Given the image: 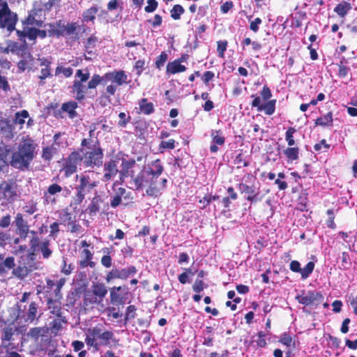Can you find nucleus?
Returning <instances> with one entry per match:
<instances>
[{"label":"nucleus","mask_w":357,"mask_h":357,"mask_svg":"<svg viewBox=\"0 0 357 357\" xmlns=\"http://www.w3.org/2000/svg\"><path fill=\"white\" fill-rule=\"evenodd\" d=\"M164 170L160 159H155L146 166H143L138 173L132 174L131 183L136 190L146 188V195L157 198L167 189V179L161 177Z\"/></svg>","instance_id":"1"},{"label":"nucleus","mask_w":357,"mask_h":357,"mask_svg":"<svg viewBox=\"0 0 357 357\" xmlns=\"http://www.w3.org/2000/svg\"><path fill=\"white\" fill-rule=\"evenodd\" d=\"M107 82H111V84L107 86L105 92L102 93L100 98H105L109 102L111 101L110 97L115 95L119 86L129 83L128 75L124 70H114L106 73L102 76L94 74L87 83V89H94L98 84L101 83L106 84Z\"/></svg>","instance_id":"2"},{"label":"nucleus","mask_w":357,"mask_h":357,"mask_svg":"<svg viewBox=\"0 0 357 357\" xmlns=\"http://www.w3.org/2000/svg\"><path fill=\"white\" fill-rule=\"evenodd\" d=\"M38 238L33 237L30 241V249L22 255L12 275L20 280H24L30 273L38 269L36 252L38 250Z\"/></svg>","instance_id":"3"},{"label":"nucleus","mask_w":357,"mask_h":357,"mask_svg":"<svg viewBox=\"0 0 357 357\" xmlns=\"http://www.w3.org/2000/svg\"><path fill=\"white\" fill-rule=\"evenodd\" d=\"M36 144L29 135L22 138L17 151L13 152L10 165L20 169H28L35 156Z\"/></svg>","instance_id":"4"},{"label":"nucleus","mask_w":357,"mask_h":357,"mask_svg":"<svg viewBox=\"0 0 357 357\" xmlns=\"http://www.w3.org/2000/svg\"><path fill=\"white\" fill-rule=\"evenodd\" d=\"M82 158L85 167H100L104 158V150L99 140L94 142L91 139L84 138L81 142Z\"/></svg>","instance_id":"5"},{"label":"nucleus","mask_w":357,"mask_h":357,"mask_svg":"<svg viewBox=\"0 0 357 357\" xmlns=\"http://www.w3.org/2000/svg\"><path fill=\"white\" fill-rule=\"evenodd\" d=\"M107 294V289L102 282H93L90 289L84 291L83 307L93 309L95 305L103 306V301Z\"/></svg>","instance_id":"6"},{"label":"nucleus","mask_w":357,"mask_h":357,"mask_svg":"<svg viewBox=\"0 0 357 357\" xmlns=\"http://www.w3.org/2000/svg\"><path fill=\"white\" fill-rule=\"evenodd\" d=\"M252 101L250 104L252 108H256L258 112H264L265 114L271 116L275 111L276 100L271 99L272 92L270 88L266 85H264L260 96L257 94H252L250 96Z\"/></svg>","instance_id":"7"},{"label":"nucleus","mask_w":357,"mask_h":357,"mask_svg":"<svg viewBox=\"0 0 357 357\" xmlns=\"http://www.w3.org/2000/svg\"><path fill=\"white\" fill-rule=\"evenodd\" d=\"M16 315L14 321H19V324L29 325L38 321L41 314H38L39 304L36 301H31L28 306L17 303L15 305Z\"/></svg>","instance_id":"8"},{"label":"nucleus","mask_w":357,"mask_h":357,"mask_svg":"<svg viewBox=\"0 0 357 357\" xmlns=\"http://www.w3.org/2000/svg\"><path fill=\"white\" fill-rule=\"evenodd\" d=\"M76 178L79 179L78 184L75 186L76 192L70 205V207L75 206L74 209L83 202L86 195L90 193L98 185V181L92 179L86 174H81L79 176L77 175Z\"/></svg>","instance_id":"9"},{"label":"nucleus","mask_w":357,"mask_h":357,"mask_svg":"<svg viewBox=\"0 0 357 357\" xmlns=\"http://www.w3.org/2000/svg\"><path fill=\"white\" fill-rule=\"evenodd\" d=\"M114 338V333L112 331L102 330L96 326L88 328L86 333L85 342L89 347H92L95 351H98L101 345L107 346L110 340Z\"/></svg>","instance_id":"10"},{"label":"nucleus","mask_w":357,"mask_h":357,"mask_svg":"<svg viewBox=\"0 0 357 357\" xmlns=\"http://www.w3.org/2000/svg\"><path fill=\"white\" fill-rule=\"evenodd\" d=\"M82 149L74 150L66 158L63 160L61 172L68 178L77 171L78 166L81 165Z\"/></svg>","instance_id":"11"},{"label":"nucleus","mask_w":357,"mask_h":357,"mask_svg":"<svg viewBox=\"0 0 357 357\" xmlns=\"http://www.w3.org/2000/svg\"><path fill=\"white\" fill-rule=\"evenodd\" d=\"M17 16L11 12L8 3L0 0V27L11 32L15 29Z\"/></svg>","instance_id":"12"},{"label":"nucleus","mask_w":357,"mask_h":357,"mask_svg":"<svg viewBox=\"0 0 357 357\" xmlns=\"http://www.w3.org/2000/svg\"><path fill=\"white\" fill-rule=\"evenodd\" d=\"M17 184L13 181H4L0 183V202L1 204H12L17 198Z\"/></svg>","instance_id":"13"},{"label":"nucleus","mask_w":357,"mask_h":357,"mask_svg":"<svg viewBox=\"0 0 357 357\" xmlns=\"http://www.w3.org/2000/svg\"><path fill=\"white\" fill-rule=\"evenodd\" d=\"M3 327L1 332V340L3 345L9 347L11 342L14 340L15 333L17 334H23L26 331L25 326H15L13 323L7 324L4 322Z\"/></svg>","instance_id":"14"},{"label":"nucleus","mask_w":357,"mask_h":357,"mask_svg":"<svg viewBox=\"0 0 357 357\" xmlns=\"http://www.w3.org/2000/svg\"><path fill=\"white\" fill-rule=\"evenodd\" d=\"M104 203V198L98 193H96L92 197L87 208L82 212L84 215L83 219L86 223L93 221L100 213L101 205Z\"/></svg>","instance_id":"15"},{"label":"nucleus","mask_w":357,"mask_h":357,"mask_svg":"<svg viewBox=\"0 0 357 357\" xmlns=\"http://www.w3.org/2000/svg\"><path fill=\"white\" fill-rule=\"evenodd\" d=\"M137 272V268L130 265L123 268H113L105 276V281L109 283L115 280H127L130 277L135 275Z\"/></svg>","instance_id":"16"},{"label":"nucleus","mask_w":357,"mask_h":357,"mask_svg":"<svg viewBox=\"0 0 357 357\" xmlns=\"http://www.w3.org/2000/svg\"><path fill=\"white\" fill-rule=\"evenodd\" d=\"M296 299L299 303L305 306L314 305L317 307L322 303L324 297L321 292L314 291L305 292L303 291L301 294L296 296Z\"/></svg>","instance_id":"17"},{"label":"nucleus","mask_w":357,"mask_h":357,"mask_svg":"<svg viewBox=\"0 0 357 357\" xmlns=\"http://www.w3.org/2000/svg\"><path fill=\"white\" fill-rule=\"evenodd\" d=\"M129 288L126 285L113 287L109 289V298L112 304L124 305L129 298Z\"/></svg>","instance_id":"18"},{"label":"nucleus","mask_w":357,"mask_h":357,"mask_svg":"<svg viewBox=\"0 0 357 357\" xmlns=\"http://www.w3.org/2000/svg\"><path fill=\"white\" fill-rule=\"evenodd\" d=\"M120 158L118 155H116L105 162L103 167V181H109L117 175V174L119 172L118 169V164Z\"/></svg>","instance_id":"19"},{"label":"nucleus","mask_w":357,"mask_h":357,"mask_svg":"<svg viewBox=\"0 0 357 357\" xmlns=\"http://www.w3.org/2000/svg\"><path fill=\"white\" fill-rule=\"evenodd\" d=\"M45 20V12L43 8H33L29 13L23 24L26 26H42Z\"/></svg>","instance_id":"20"},{"label":"nucleus","mask_w":357,"mask_h":357,"mask_svg":"<svg viewBox=\"0 0 357 357\" xmlns=\"http://www.w3.org/2000/svg\"><path fill=\"white\" fill-rule=\"evenodd\" d=\"M238 188L241 193L247 195L245 199L250 202L251 204H256L261 201L263 195H261L259 189H257L254 185L240 183L238 185Z\"/></svg>","instance_id":"21"},{"label":"nucleus","mask_w":357,"mask_h":357,"mask_svg":"<svg viewBox=\"0 0 357 357\" xmlns=\"http://www.w3.org/2000/svg\"><path fill=\"white\" fill-rule=\"evenodd\" d=\"M48 331L49 328L45 327H33L28 331L26 337L36 344L38 350H43L39 342L43 340L44 337H47Z\"/></svg>","instance_id":"22"},{"label":"nucleus","mask_w":357,"mask_h":357,"mask_svg":"<svg viewBox=\"0 0 357 357\" xmlns=\"http://www.w3.org/2000/svg\"><path fill=\"white\" fill-rule=\"evenodd\" d=\"M62 187L58 183L50 185L43 194V204L45 205L54 204L56 202V195L62 192Z\"/></svg>","instance_id":"23"},{"label":"nucleus","mask_w":357,"mask_h":357,"mask_svg":"<svg viewBox=\"0 0 357 357\" xmlns=\"http://www.w3.org/2000/svg\"><path fill=\"white\" fill-rule=\"evenodd\" d=\"M130 192H127L126 189L123 187H120L115 190L114 195L111 198L110 206L112 208H116L121 202L122 199L130 200L132 197L130 196Z\"/></svg>","instance_id":"24"},{"label":"nucleus","mask_w":357,"mask_h":357,"mask_svg":"<svg viewBox=\"0 0 357 357\" xmlns=\"http://www.w3.org/2000/svg\"><path fill=\"white\" fill-rule=\"evenodd\" d=\"M93 257V254L91 250H89L88 248L83 249L80 252L81 259L78 262L79 268H94L96 266V263L92 261Z\"/></svg>","instance_id":"25"},{"label":"nucleus","mask_w":357,"mask_h":357,"mask_svg":"<svg viewBox=\"0 0 357 357\" xmlns=\"http://www.w3.org/2000/svg\"><path fill=\"white\" fill-rule=\"evenodd\" d=\"M121 160V169L119 173L121 176H130L132 178V174L134 175L136 172L133 169L135 167L136 162L133 159L126 160L124 158H120Z\"/></svg>","instance_id":"26"},{"label":"nucleus","mask_w":357,"mask_h":357,"mask_svg":"<svg viewBox=\"0 0 357 357\" xmlns=\"http://www.w3.org/2000/svg\"><path fill=\"white\" fill-rule=\"evenodd\" d=\"M40 61V65L41 66H44L40 70V75H38V78L40 79L39 85L42 86L45 84V79L47 77H51L52 76L51 73V68L50 64L51 62L46 58L38 59Z\"/></svg>","instance_id":"27"},{"label":"nucleus","mask_w":357,"mask_h":357,"mask_svg":"<svg viewBox=\"0 0 357 357\" xmlns=\"http://www.w3.org/2000/svg\"><path fill=\"white\" fill-rule=\"evenodd\" d=\"M15 266V258L13 257H8L3 258V255H0V275L5 274L9 270L13 271Z\"/></svg>","instance_id":"28"},{"label":"nucleus","mask_w":357,"mask_h":357,"mask_svg":"<svg viewBox=\"0 0 357 357\" xmlns=\"http://www.w3.org/2000/svg\"><path fill=\"white\" fill-rule=\"evenodd\" d=\"M87 89V86H86L84 83L75 81L73 82L72 92L75 94V100L78 101L83 100L85 98Z\"/></svg>","instance_id":"29"},{"label":"nucleus","mask_w":357,"mask_h":357,"mask_svg":"<svg viewBox=\"0 0 357 357\" xmlns=\"http://www.w3.org/2000/svg\"><path fill=\"white\" fill-rule=\"evenodd\" d=\"M187 68L178 62L176 59L169 62L166 66V73L167 75H175L185 72Z\"/></svg>","instance_id":"30"},{"label":"nucleus","mask_w":357,"mask_h":357,"mask_svg":"<svg viewBox=\"0 0 357 357\" xmlns=\"http://www.w3.org/2000/svg\"><path fill=\"white\" fill-rule=\"evenodd\" d=\"M77 107L78 104L77 102L70 100L62 104L61 111L62 113L66 112L70 119H74L77 116V112H76Z\"/></svg>","instance_id":"31"},{"label":"nucleus","mask_w":357,"mask_h":357,"mask_svg":"<svg viewBox=\"0 0 357 357\" xmlns=\"http://www.w3.org/2000/svg\"><path fill=\"white\" fill-rule=\"evenodd\" d=\"M351 4L347 1H342L334 8V12L340 17L344 18L351 10Z\"/></svg>","instance_id":"32"},{"label":"nucleus","mask_w":357,"mask_h":357,"mask_svg":"<svg viewBox=\"0 0 357 357\" xmlns=\"http://www.w3.org/2000/svg\"><path fill=\"white\" fill-rule=\"evenodd\" d=\"M102 252L104 255L101 257V264L107 268H109L112 265V259L111 255L114 252L113 247L103 248Z\"/></svg>","instance_id":"33"},{"label":"nucleus","mask_w":357,"mask_h":357,"mask_svg":"<svg viewBox=\"0 0 357 357\" xmlns=\"http://www.w3.org/2000/svg\"><path fill=\"white\" fill-rule=\"evenodd\" d=\"M47 308L50 310L51 314L55 317H61L62 315V310L61 303L56 300H54L52 298H49L47 300Z\"/></svg>","instance_id":"34"},{"label":"nucleus","mask_w":357,"mask_h":357,"mask_svg":"<svg viewBox=\"0 0 357 357\" xmlns=\"http://www.w3.org/2000/svg\"><path fill=\"white\" fill-rule=\"evenodd\" d=\"M67 323V319L65 317L61 315V317H56L50 323V328L52 333L57 334L61 329L63 324Z\"/></svg>","instance_id":"35"},{"label":"nucleus","mask_w":357,"mask_h":357,"mask_svg":"<svg viewBox=\"0 0 357 357\" xmlns=\"http://www.w3.org/2000/svg\"><path fill=\"white\" fill-rule=\"evenodd\" d=\"M139 108L141 112L146 115H150L155 111L153 104L151 102H149L148 99L146 98H144L139 100Z\"/></svg>","instance_id":"36"},{"label":"nucleus","mask_w":357,"mask_h":357,"mask_svg":"<svg viewBox=\"0 0 357 357\" xmlns=\"http://www.w3.org/2000/svg\"><path fill=\"white\" fill-rule=\"evenodd\" d=\"M98 10L99 8L98 6H91L86 9L82 13V21L84 22H91L93 23Z\"/></svg>","instance_id":"37"},{"label":"nucleus","mask_w":357,"mask_h":357,"mask_svg":"<svg viewBox=\"0 0 357 357\" xmlns=\"http://www.w3.org/2000/svg\"><path fill=\"white\" fill-rule=\"evenodd\" d=\"M57 153V149L54 144L43 148L41 158L46 162H50Z\"/></svg>","instance_id":"38"},{"label":"nucleus","mask_w":357,"mask_h":357,"mask_svg":"<svg viewBox=\"0 0 357 357\" xmlns=\"http://www.w3.org/2000/svg\"><path fill=\"white\" fill-rule=\"evenodd\" d=\"M333 112H328L326 114L323 116L317 118L314 121L315 126H331L333 125Z\"/></svg>","instance_id":"39"},{"label":"nucleus","mask_w":357,"mask_h":357,"mask_svg":"<svg viewBox=\"0 0 357 357\" xmlns=\"http://www.w3.org/2000/svg\"><path fill=\"white\" fill-rule=\"evenodd\" d=\"M59 217L63 222L68 223H75L76 220V213L75 211H69L68 208H65L59 212Z\"/></svg>","instance_id":"40"},{"label":"nucleus","mask_w":357,"mask_h":357,"mask_svg":"<svg viewBox=\"0 0 357 357\" xmlns=\"http://www.w3.org/2000/svg\"><path fill=\"white\" fill-rule=\"evenodd\" d=\"M288 162L296 160L299 157V149L297 146L288 147L284 151Z\"/></svg>","instance_id":"41"},{"label":"nucleus","mask_w":357,"mask_h":357,"mask_svg":"<svg viewBox=\"0 0 357 357\" xmlns=\"http://www.w3.org/2000/svg\"><path fill=\"white\" fill-rule=\"evenodd\" d=\"M176 142L174 139H169L167 141L161 140L158 146V151L160 153H163L166 149L172 150L176 147Z\"/></svg>","instance_id":"42"},{"label":"nucleus","mask_w":357,"mask_h":357,"mask_svg":"<svg viewBox=\"0 0 357 357\" xmlns=\"http://www.w3.org/2000/svg\"><path fill=\"white\" fill-rule=\"evenodd\" d=\"M29 116V114L28 111L23 109L15 113L13 121L15 124L20 125V128H22L25 123V119H27Z\"/></svg>","instance_id":"43"},{"label":"nucleus","mask_w":357,"mask_h":357,"mask_svg":"<svg viewBox=\"0 0 357 357\" xmlns=\"http://www.w3.org/2000/svg\"><path fill=\"white\" fill-rule=\"evenodd\" d=\"M234 164L237 165V168L248 167L250 165V160L248 158V156L241 152L236 156L234 159Z\"/></svg>","instance_id":"44"},{"label":"nucleus","mask_w":357,"mask_h":357,"mask_svg":"<svg viewBox=\"0 0 357 357\" xmlns=\"http://www.w3.org/2000/svg\"><path fill=\"white\" fill-rule=\"evenodd\" d=\"M49 245H50L49 241H45L43 242H40V240L38 239V250L37 252L40 250L42 252L43 257L45 259L49 258L52 253V250L49 248Z\"/></svg>","instance_id":"45"},{"label":"nucleus","mask_w":357,"mask_h":357,"mask_svg":"<svg viewBox=\"0 0 357 357\" xmlns=\"http://www.w3.org/2000/svg\"><path fill=\"white\" fill-rule=\"evenodd\" d=\"M78 24L77 22H70L65 24L64 32H62L63 36H70L73 34H77Z\"/></svg>","instance_id":"46"},{"label":"nucleus","mask_w":357,"mask_h":357,"mask_svg":"<svg viewBox=\"0 0 357 357\" xmlns=\"http://www.w3.org/2000/svg\"><path fill=\"white\" fill-rule=\"evenodd\" d=\"M185 12L184 8L179 4H176L170 10L171 17L174 20H180L181 15Z\"/></svg>","instance_id":"47"},{"label":"nucleus","mask_w":357,"mask_h":357,"mask_svg":"<svg viewBox=\"0 0 357 357\" xmlns=\"http://www.w3.org/2000/svg\"><path fill=\"white\" fill-rule=\"evenodd\" d=\"M47 33L50 37L59 38L63 36L62 32L58 30L57 21L55 23L47 24Z\"/></svg>","instance_id":"48"},{"label":"nucleus","mask_w":357,"mask_h":357,"mask_svg":"<svg viewBox=\"0 0 357 357\" xmlns=\"http://www.w3.org/2000/svg\"><path fill=\"white\" fill-rule=\"evenodd\" d=\"M211 136L212 137V142L218 145L222 146L225 144V138L222 135L220 130H212Z\"/></svg>","instance_id":"49"},{"label":"nucleus","mask_w":357,"mask_h":357,"mask_svg":"<svg viewBox=\"0 0 357 357\" xmlns=\"http://www.w3.org/2000/svg\"><path fill=\"white\" fill-rule=\"evenodd\" d=\"M247 19L250 22V29L254 33H257L259 30V25L262 23V20L260 17H256L252 20V16H247Z\"/></svg>","instance_id":"50"},{"label":"nucleus","mask_w":357,"mask_h":357,"mask_svg":"<svg viewBox=\"0 0 357 357\" xmlns=\"http://www.w3.org/2000/svg\"><path fill=\"white\" fill-rule=\"evenodd\" d=\"M168 59V54L166 52L162 51L160 54L157 56L155 62V66L157 69L160 70Z\"/></svg>","instance_id":"51"},{"label":"nucleus","mask_w":357,"mask_h":357,"mask_svg":"<svg viewBox=\"0 0 357 357\" xmlns=\"http://www.w3.org/2000/svg\"><path fill=\"white\" fill-rule=\"evenodd\" d=\"M59 104L57 102H51L48 107V112L52 113L56 118H63L61 108L58 109Z\"/></svg>","instance_id":"52"},{"label":"nucleus","mask_w":357,"mask_h":357,"mask_svg":"<svg viewBox=\"0 0 357 357\" xmlns=\"http://www.w3.org/2000/svg\"><path fill=\"white\" fill-rule=\"evenodd\" d=\"M314 268V263L312 261H309L303 268H301V272H300V273L301 275L302 279L304 280L307 278L312 273Z\"/></svg>","instance_id":"53"},{"label":"nucleus","mask_w":357,"mask_h":357,"mask_svg":"<svg viewBox=\"0 0 357 357\" xmlns=\"http://www.w3.org/2000/svg\"><path fill=\"white\" fill-rule=\"evenodd\" d=\"M340 259H341L340 268L343 269V270L348 269L351 265V259H350L349 253L346 252H343Z\"/></svg>","instance_id":"54"},{"label":"nucleus","mask_w":357,"mask_h":357,"mask_svg":"<svg viewBox=\"0 0 357 357\" xmlns=\"http://www.w3.org/2000/svg\"><path fill=\"white\" fill-rule=\"evenodd\" d=\"M296 132V130L294 127L288 128L285 133V140L287 141L289 146H292L295 144V140L294 139V134Z\"/></svg>","instance_id":"55"},{"label":"nucleus","mask_w":357,"mask_h":357,"mask_svg":"<svg viewBox=\"0 0 357 357\" xmlns=\"http://www.w3.org/2000/svg\"><path fill=\"white\" fill-rule=\"evenodd\" d=\"M228 42L227 40H219L217 42V52L218 56L223 59L225 57V52L227 50Z\"/></svg>","instance_id":"56"},{"label":"nucleus","mask_w":357,"mask_h":357,"mask_svg":"<svg viewBox=\"0 0 357 357\" xmlns=\"http://www.w3.org/2000/svg\"><path fill=\"white\" fill-rule=\"evenodd\" d=\"M23 31V36L28 38L30 40H35L37 38V29L36 26L27 27L26 30Z\"/></svg>","instance_id":"57"},{"label":"nucleus","mask_w":357,"mask_h":357,"mask_svg":"<svg viewBox=\"0 0 357 357\" xmlns=\"http://www.w3.org/2000/svg\"><path fill=\"white\" fill-rule=\"evenodd\" d=\"M75 76L77 77L79 79H75V82L84 83L90 78V73L87 70L84 73L82 70L79 69L76 71Z\"/></svg>","instance_id":"58"},{"label":"nucleus","mask_w":357,"mask_h":357,"mask_svg":"<svg viewBox=\"0 0 357 357\" xmlns=\"http://www.w3.org/2000/svg\"><path fill=\"white\" fill-rule=\"evenodd\" d=\"M337 66L338 67L337 76L339 78L346 77L348 75L349 73L350 72V68L342 63H337Z\"/></svg>","instance_id":"59"},{"label":"nucleus","mask_w":357,"mask_h":357,"mask_svg":"<svg viewBox=\"0 0 357 357\" xmlns=\"http://www.w3.org/2000/svg\"><path fill=\"white\" fill-rule=\"evenodd\" d=\"M60 73H63L64 77L68 78L72 76L73 70L70 67L63 68L61 66H57L55 70V75H58Z\"/></svg>","instance_id":"60"},{"label":"nucleus","mask_w":357,"mask_h":357,"mask_svg":"<svg viewBox=\"0 0 357 357\" xmlns=\"http://www.w3.org/2000/svg\"><path fill=\"white\" fill-rule=\"evenodd\" d=\"M330 144H327L326 140L323 139L320 142L314 144V150L315 151L326 152L330 149Z\"/></svg>","instance_id":"61"},{"label":"nucleus","mask_w":357,"mask_h":357,"mask_svg":"<svg viewBox=\"0 0 357 357\" xmlns=\"http://www.w3.org/2000/svg\"><path fill=\"white\" fill-rule=\"evenodd\" d=\"M119 117L120 120L118 122V125L120 127H126L131 120V116L130 115H127L125 112H120Z\"/></svg>","instance_id":"62"},{"label":"nucleus","mask_w":357,"mask_h":357,"mask_svg":"<svg viewBox=\"0 0 357 357\" xmlns=\"http://www.w3.org/2000/svg\"><path fill=\"white\" fill-rule=\"evenodd\" d=\"M16 232L22 238H25L29 233L28 225H17Z\"/></svg>","instance_id":"63"},{"label":"nucleus","mask_w":357,"mask_h":357,"mask_svg":"<svg viewBox=\"0 0 357 357\" xmlns=\"http://www.w3.org/2000/svg\"><path fill=\"white\" fill-rule=\"evenodd\" d=\"M206 287V285L204 284V281L202 280L197 279L192 285V289L196 293H201L204 288Z\"/></svg>","instance_id":"64"}]
</instances>
